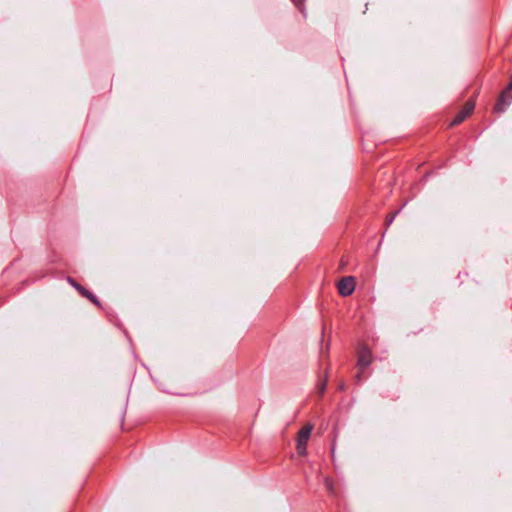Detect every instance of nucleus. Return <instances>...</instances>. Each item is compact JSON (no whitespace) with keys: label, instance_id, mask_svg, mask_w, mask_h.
Masks as SVG:
<instances>
[{"label":"nucleus","instance_id":"ddd939ff","mask_svg":"<svg viewBox=\"0 0 512 512\" xmlns=\"http://www.w3.org/2000/svg\"><path fill=\"white\" fill-rule=\"evenodd\" d=\"M345 388H346V385H345V383H344V382H341V383L338 385V390H340V391L345 390Z\"/></svg>","mask_w":512,"mask_h":512},{"label":"nucleus","instance_id":"39448f33","mask_svg":"<svg viewBox=\"0 0 512 512\" xmlns=\"http://www.w3.org/2000/svg\"><path fill=\"white\" fill-rule=\"evenodd\" d=\"M356 282L353 276H346L338 281L337 288L341 296H350L355 290Z\"/></svg>","mask_w":512,"mask_h":512},{"label":"nucleus","instance_id":"9b49d317","mask_svg":"<svg viewBox=\"0 0 512 512\" xmlns=\"http://www.w3.org/2000/svg\"><path fill=\"white\" fill-rule=\"evenodd\" d=\"M363 373H364V371L358 370V373L355 376V379H356L357 383H361L362 382V380H363Z\"/></svg>","mask_w":512,"mask_h":512},{"label":"nucleus","instance_id":"9d476101","mask_svg":"<svg viewBox=\"0 0 512 512\" xmlns=\"http://www.w3.org/2000/svg\"><path fill=\"white\" fill-rule=\"evenodd\" d=\"M397 213L398 212L396 211V212L390 213V214H388L386 216V219H385L386 225H390L393 222V220L396 217Z\"/></svg>","mask_w":512,"mask_h":512},{"label":"nucleus","instance_id":"20e7f679","mask_svg":"<svg viewBox=\"0 0 512 512\" xmlns=\"http://www.w3.org/2000/svg\"><path fill=\"white\" fill-rule=\"evenodd\" d=\"M475 109V101L473 99H468L461 110L455 115L453 120L450 123V126H457L465 121L466 118H468Z\"/></svg>","mask_w":512,"mask_h":512},{"label":"nucleus","instance_id":"4468645a","mask_svg":"<svg viewBox=\"0 0 512 512\" xmlns=\"http://www.w3.org/2000/svg\"><path fill=\"white\" fill-rule=\"evenodd\" d=\"M346 263L347 261L345 260V257H342L340 261V268H342Z\"/></svg>","mask_w":512,"mask_h":512},{"label":"nucleus","instance_id":"7ed1b4c3","mask_svg":"<svg viewBox=\"0 0 512 512\" xmlns=\"http://www.w3.org/2000/svg\"><path fill=\"white\" fill-rule=\"evenodd\" d=\"M313 426L307 424L303 426L297 433L296 438V450L300 456L306 455L307 453V444L311 436Z\"/></svg>","mask_w":512,"mask_h":512},{"label":"nucleus","instance_id":"1a4fd4ad","mask_svg":"<svg viewBox=\"0 0 512 512\" xmlns=\"http://www.w3.org/2000/svg\"><path fill=\"white\" fill-rule=\"evenodd\" d=\"M293 2V4L297 7V9L301 12V13H304L305 11V1L306 0H291Z\"/></svg>","mask_w":512,"mask_h":512},{"label":"nucleus","instance_id":"423d86ee","mask_svg":"<svg viewBox=\"0 0 512 512\" xmlns=\"http://www.w3.org/2000/svg\"><path fill=\"white\" fill-rule=\"evenodd\" d=\"M78 293L82 297H84V298L88 299L90 302H92L95 306L101 308L102 304L99 301V299L91 291L86 289L84 286H81V288L79 289Z\"/></svg>","mask_w":512,"mask_h":512},{"label":"nucleus","instance_id":"f257e3e1","mask_svg":"<svg viewBox=\"0 0 512 512\" xmlns=\"http://www.w3.org/2000/svg\"><path fill=\"white\" fill-rule=\"evenodd\" d=\"M512 103V72L508 85L500 92L497 101L493 107V112L500 114L506 111L507 107Z\"/></svg>","mask_w":512,"mask_h":512},{"label":"nucleus","instance_id":"0eeeda50","mask_svg":"<svg viewBox=\"0 0 512 512\" xmlns=\"http://www.w3.org/2000/svg\"><path fill=\"white\" fill-rule=\"evenodd\" d=\"M327 384H328V372H326L323 379H320L318 382L317 388H318V394H319L320 398H322L323 395L325 394Z\"/></svg>","mask_w":512,"mask_h":512},{"label":"nucleus","instance_id":"f03ea898","mask_svg":"<svg viewBox=\"0 0 512 512\" xmlns=\"http://www.w3.org/2000/svg\"><path fill=\"white\" fill-rule=\"evenodd\" d=\"M356 355H357L356 366H357L358 370H361V371H365L372 364L373 359H374L372 351L365 344L358 346V348L356 350Z\"/></svg>","mask_w":512,"mask_h":512},{"label":"nucleus","instance_id":"f8f14e48","mask_svg":"<svg viewBox=\"0 0 512 512\" xmlns=\"http://www.w3.org/2000/svg\"><path fill=\"white\" fill-rule=\"evenodd\" d=\"M67 281H68V283H69L73 288H74V285H76V284L78 283L74 278H72V277H70V276L67 278Z\"/></svg>","mask_w":512,"mask_h":512},{"label":"nucleus","instance_id":"6e6552de","mask_svg":"<svg viewBox=\"0 0 512 512\" xmlns=\"http://www.w3.org/2000/svg\"><path fill=\"white\" fill-rule=\"evenodd\" d=\"M324 485H325L327 491L329 492V494H331V495L336 494L333 480H331L330 478H325Z\"/></svg>","mask_w":512,"mask_h":512},{"label":"nucleus","instance_id":"2eb2a0df","mask_svg":"<svg viewBox=\"0 0 512 512\" xmlns=\"http://www.w3.org/2000/svg\"><path fill=\"white\" fill-rule=\"evenodd\" d=\"M81 284L80 283H77L76 285H74V288L77 290V292L79 291V289L81 288Z\"/></svg>","mask_w":512,"mask_h":512}]
</instances>
